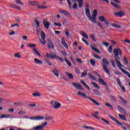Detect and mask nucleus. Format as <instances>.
Wrapping results in <instances>:
<instances>
[{
	"label": "nucleus",
	"mask_w": 130,
	"mask_h": 130,
	"mask_svg": "<svg viewBox=\"0 0 130 130\" xmlns=\"http://www.w3.org/2000/svg\"><path fill=\"white\" fill-rule=\"evenodd\" d=\"M113 53H114V57H115V60L116 62L117 66L121 71L125 74V75H127V77L128 78H130V74L129 72L125 71L124 69L121 68V67H122V64H121V63L120 62V58L118 56V54H120V55H122V51H121V50L119 48L117 49H114L113 50Z\"/></svg>",
	"instance_id": "1"
},
{
	"label": "nucleus",
	"mask_w": 130,
	"mask_h": 130,
	"mask_svg": "<svg viewBox=\"0 0 130 130\" xmlns=\"http://www.w3.org/2000/svg\"><path fill=\"white\" fill-rule=\"evenodd\" d=\"M77 95L78 96H81V97H83V98H86L87 99H89V100H90V101H91V102H93L94 104L97 105L98 106H99L100 105V104L96 101V100L92 99L91 97L87 96L86 94L83 92L78 91Z\"/></svg>",
	"instance_id": "2"
},
{
	"label": "nucleus",
	"mask_w": 130,
	"mask_h": 130,
	"mask_svg": "<svg viewBox=\"0 0 130 130\" xmlns=\"http://www.w3.org/2000/svg\"><path fill=\"white\" fill-rule=\"evenodd\" d=\"M102 61L103 63V69L104 70L105 73H106V74H108V75H109H109H110V71H109L108 70V69H107V67L109 66V62H108V60H107V59H106V58H103L102 59Z\"/></svg>",
	"instance_id": "3"
},
{
	"label": "nucleus",
	"mask_w": 130,
	"mask_h": 130,
	"mask_svg": "<svg viewBox=\"0 0 130 130\" xmlns=\"http://www.w3.org/2000/svg\"><path fill=\"white\" fill-rule=\"evenodd\" d=\"M50 104L54 109H58L61 106V104L58 103V101L55 100L52 101L50 102Z\"/></svg>",
	"instance_id": "4"
},
{
	"label": "nucleus",
	"mask_w": 130,
	"mask_h": 130,
	"mask_svg": "<svg viewBox=\"0 0 130 130\" xmlns=\"http://www.w3.org/2000/svg\"><path fill=\"white\" fill-rule=\"evenodd\" d=\"M48 122L47 121H45L43 122L41 125H39L33 127V130H44V127H46L47 126Z\"/></svg>",
	"instance_id": "5"
},
{
	"label": "nucleus",
	"mask_w": 130,
	"mask_h": 130,
	"mask_svg": "<svg viewBox=\"0 0 130 130\" xmlns=\"http://www.w3.org/2000/svg\"><path fill=\"white\" fill-rule=\"evenodd\" d=\"M99 20L101 21V22H104L105 24H106L107 27H109L110 26V24H111V22H110V20L109 19H106L105 17L103 16H101L99 17Z\"/></svg>",
	"instance_id": "6"
},
{
	"label": "nucleus",
	"mask_w": 130,
	"mask_h": 130,
	"mask_svg": "<svg viewBox=\"0 0 130 130\" xmlns=\"http://www.w3.org/2000/svg\"><path fill=\"white\" fill-rule=\"evenodd\" d=\"M109 117L110 118H111V119H112V120H114V121L116 122L118 125L121 126V128H123V129H124V130H126L127 129L126 127H125L124 126H122V123H121L120 122H119V121L117 120V119H116L115 118L112 117V116H111V115H110L109 116Z\"/></svg>",
	"instance_id": "7"
},
{
	"label": "nucleus",
	"mask_w": 130,
	"mask_h": 130,
	"mask_svg": "<svg viewBox=\"0 0 130 130\" xmlns=\"http://www.w3.org/2000/svg\"><path fill=\"white\" fill-rule=\"evenodd\" d=\"M73 86L75 88V89H78V90H84L83 88H82V85L80 83H73L72 84Z\"/></svg>",
	"instance_id": "8"
},
{
	"label": "nucleus",
	"mask_w": 130,
	"mask_h": 130,
	"mask_svg": "<svg viewBox=\"0 0 130 130\" xmlns=\"http://www.w3.org/2000/svg\"><path fill=\"white\" fill-rule=\"evenodd\" d=\"M86 15L87 17L89 18L91 22H92L93 23H96V16H93V15H92V17H91V13H89L88 14Z\"/></svg>",
	"instance_id": "9"
},
{
	"label": "nucleus",
	"mask_w": 130,
	"mask_h": 130,
	"mask_svg": "<svg viewBox=\"0 0 130 130\" xmlns=\"http://www.w3.org/2000/svg\"><path fill=\"white\" fill-rule=\"evenodd\" d=\"M43 24L44 25V27H45L46 29H49V26H50V22H48V21H47V20H46V19H44L43 20Z\"/></svg>",
	"instance_id": "10"
},
{
	"label": "nucleus",
	"mask_w": 130,
	"mask_h": 130,
	"mask_svg": "<svg viewBox=\"0 0 130 130\" xmlns=\"http://www.w3.org/2000/svg\"><path fill=\"white\" fill-rule=\"evenodd\" d=\"M51 54L54 55H52ZM51 54L47 53L46 54V57H48L49 58H56V57H57L56 52L51 53Z\"/></svg>",
	"instance_id": "11"
},
{
	"label": "nucleus",
	"mask_w": 130,
	"mask_h": 130,
	"mask_svg": "<svg viewBox=\"0 0 130 130\" xmlns=\"http://www.w3.org/2000/svg\"><path fill=\"white\" fill-rule=\"evenodd\" d=\"M48 47L49 49H54V44L50 40H48Z\"/></svg>",
	"instance_id": "12"
},
{
	"label": "nucleus",
	"mask_w": 130,
	"mask_h": 130,
	"mask_svg": "<svg viewBox=\"0 0 130 130\" xmlns=\"http://www.w3.org/2000/svg\"><path fill=\"white\" fill-rule=\"evenodd\" d=\"M115 16H116V17H122L123 16H124V15H125V12H124V11H120L118 13L115 12L114 13Z\"/></svg>",
	"instance_id": "13"
},
{
	"label": "nucleus",
	"mask_w": 130,
	"mask_h": 130,
	"mask_svg": "<svg viewBox=\"0 0 130 130\" xmlns=\"http://www.w3.org/2000/svg\"><path fill=\"white\" fill-rule=\"evenodd\" d=\"M9 7H10V8H12V9H16V10H19V11L21 10V8L15 4H10L9 5Z\"/></svg>",
	"instance_id": "14"
},
{
	"label": "nucleus",
	"mask_w": 130,
	"mask_h": 130,
	"mask_svg": "<svg viewBox=\"0 0 130 130\" xmlns=\"http://www.w3.org/2000/svg\"><path fill=\"white\" fill-rule=\"evenodd\" d=\"M80 83L82 84V85H83V86H84V87H85V88H86L87 90H91V88H90V87H89L87 85V83H86V82H85L84 81L81 80Z\"/></svg>",
	"instance_id": "15"
},
{
	"label": "nucleus",
	"mask_w": 130,
	"mask_h": 130,
	"mask_svg": "<svg viewBox=\"0 0 130 130\" xmlns=\"http://www.w3.org/2000/svg\"><path fill=\"white\" fill-rule=\"evenodd\" d=\"M52 72L53 74L55 75V76L57 77V78H58L59 77V74H58V70L57 68H54L52 70Z\"/></svg>",
	"instance_id": "16"
},
{
	"label": "nucleus",
	"mask_w": 130,
	"mask_h": 130,
	"mask_svg": "<svg viewBox=\"0 0 130 130\" xmlns=\"http://www.w3.org/2000/svg\"><path fill=\"white\" fill-rule=\"evenodd\" d=\"M64 39H65L64 38H62L61 42V44H62V45L63 46H64V47H66V48H67L68 49V48H69V45H67Z\"/></svg>",
	"instance_id": "17"
},
{
	"label": "nucleus",
	"mask_w": 130,
	"mask_h": 130,
	"mask_svg": "<svg viewBox=\"0 0 130 130\" xmlns=\"http://www.w3.org/2000/svg\"><path fill=\"white\" fill-rule=\"evenodd\" d=\"M34 61L36 64H43L42 60L38 59L37 58L34 59Z\"/></svg>",
	"instance_id": "18"
},
{
	"label": "nucleus",
	"mask_w": 130,
	"mask_h": 130,
	"mask_svg": "<svg viewBox=\"0 0 130 130\" xmlns=\"http://www.w3.org/2000/svg\"><path fill=\"white\" fill-rule=\"evenodd\" d=\"M99 83H100L102 85H103V86H106V87H107V84L106 83V82L105 81H104V80H103V79L99 78Z\"/></svg>",
	"instance_id": "19"
},
{
	"label": "nucleus",
	"mask_w": 130,
	"mask_h": 130,
	"mask_svg": "<svg viewBox=\"0 0 130 130\" xmlns=\"http://www.w3.org/2000/svg\"><path fill=\"white\" fill-rule=\"evenodd\" d=\"M76 2L78 3V7L79 8H82L83 5H84V1L83 0H75Z\"/></svg>",
	"instance_id": "20"
},
{
	"label": "nucleus",
	"mask_w": 130,
	"mask_h": 130,
	"mask_svg": "<svg viewBox=\"0 0 130 130\" xmlns=\"http://www.w3.org/2000/svg\"><path fill=\"white\" fill-rule=\"evenodd\" d=\"M44 119L45 120H47V121H49V120H52V119H53V117L50 115H46Z\"/></svg>",
	"instance_id": "21"
},
{
	"label": "nucleus",
	"mask_w": 130,
	"mask_h": 130,
	"mask_svg": "<svg viewBox=\"0 0 130 130\" xmlns=\"http://www.w3.org/2000/svg\"><path fill=\"white\" fill-rule=\"evenodd\" d=\"M90 9H89V4H86L85 6V14L86 15L89 14Z\"/></svg>",
	"instance_id": "22"
},
{
	"label": "nucleus",
	"mask_w": 130,
	"mask_h": 130,
	"mask_svg": "<svg viewBox=\"0 0 130 130\" xmlns=\"http://www.w3.org/2000/svg\"><path fill=\"white\" fill-rule=\"evenodd\" d=\"M110 25L112 26L113 27H115V28H117V29H119L121 28V26L114 23H111V24H110Z\"/></svg>",
	"instance_id": "23"
},
{
	"label": "nucleus",
	"mask_w": 130,
	"mask_h": 130,
	"mask_svg": "<svg viewBox=\"0 0 130 130\" xmlns=\"http://www.w3.org/2000/svg\"><path fill=\"white\" fill-rule=\"evenodd\" d=\"M32 96L34 97H41V93L38 91H36L32 93Z\"/></svg>",
	"instance_id": "24"
},
{
	"label": "nucleus",
	"mask_w": 130,
	"mask_h": 130,
	"mask_svg": "<svg viewBox=\"0 0 130 130\" xmlns=\"http://www.w3.org/2000/svg\"><path fill=\"white\" fill-rule=\"evenodd\" d=\"M33 51H34V52L35 53V54L37 55H38V56H39V57L41 56V54H40V53L39 52V51H38V50H37V49H36L35 48H34L33 49Z\"/></svg>",
	"instance_id": "25"
},
{
	"label": "nucleus",
	"mask_w": 130,
	"mask_h": 130,
	"mask_svg": "<svg viewBox=\"0 0 130 130\" xmlns=\"http://www.w3.org/2000/svg\"><path fill=\"white\" fill-rule=\"evenodd\" d=\"M29 6H36L38 5V3L36 1H30L28 3Z\"/></svg>",
	"instance_id": "26"
},
{
	"label": "nucleus",
	"mask_w": 130,
	"mask_h": 130,
	"mask_svg": "<svg viewBox=\"0 0 130 130\" xmlns=\"http://www.w3.org/2000/svg\"><path fill=\"white\" fill-rule=\"evenodd\" d=\"M66 74L69 79H71L72 80L74 79V75H73L71 73L66 72Z\"/></svg>",
	"instance_id": "27"
},
{
	"label": "nucleus",
	"mask_w": 130,
	"mask_h": 130,
	"mask_svg": "<svg viewBox=\"0 0 130 130\" xmlns=\"http://www.w3.org/2000/svg\"><path fill=\"white\" fill-rule=\"evenodd\" d=\"M35 21L38 28H40V22L39 21V20H38L37 18H35Z\"/></svg>",
	"instance_id": "28"
},
{
	"label": "nucleus",
	"mask_w": 130,
	"mask_h": 130,
	"mask_svg": "<svg viewBox=\"0 0 130 130\" xmlns=\"http://www.w3.org/2000/svg\"><path fill=\"white\" fill-rule=\"evenodd\" d=\"M118 116L120 119H122V120H126V118L125 117V116L123 115H121L120 114H118Z\"/></svg>",
	"instance_id": "29"
},
{
	"label": "nucleus",
	"mask_w": 130,
	"mask_h": 130,
	"mask_svg": "<svg viewBox=\"0 0 130 130\" xmlns=\"http://www.w3.org/2000/svg\"><path fill=\"white\" fill-rule=\"evenodd\" d=\"M111 5L113 6V7H114V8H116V9H120V7L119 6L115 3L114 2H111Z\"/></svg>",
	"instance_id": "30"
},
{
	"label": "nucleus",
	"mask_w": 130,
	"mask_h": 130,
	"mask_svg": "<svg viewBox=\"0 0 130 130\" xmlns=\"http://www.w3.org/2000/svg\"><path fill=\"white\" fill-rule=\"evenodd\" d=\"M45 61H46V62H47V63H48V64H49V66H52V62H51L50 60L48 59V58H45Z\"/></svg>",
	"instance_id": "31"
},
{
	"label": "nucleus",
	"mask_w": 130,
	"mask_h": 130,
	"mask_svg": "<svg viewBox=\"0 0 130 130\" xmlns=\"http://www.w3.org/2000/svg\"><path fill=\"white\" fill-rule=\"evenodd\" d=\"M92 91L95 95H97V96H101V92L98 90H93Z\"/></svg>",
	"instance_id": "32"
},
{
	"label": "nucleus",
	"mask_w": 130,
	"mask_h": 130,
	"mask_svg": "<svg viewBox=\"0 0 130 130\" xmlns=\"http://www.w3.org/2000/svg\"><path fill=\"white\" fill-rule=\"evenodd\" d=\"M91 85H93V87H94V88H96V89H100V87H99L98 84H97V83H96L95 82H91Z\"/></svg>",
	"instance_id": "33"
},
{
	"label": "nucleus",
	"mask_w": 130,
	"mask_h": 130,
	"mask_svg": "<svg viewBox=\"0 0 130 130\" xmlns=\"http://www.w3.org/2000/svg\"><path fill=\"white\" fill-rule=\"evenodd\" d=\"M82 35L84 38H85L86 39H89V37H88V35H87V34L84 31H81Z\"/></svg>",
	"instance_id": "34"
},
{
	"label": "nucleus",
	"mask_w": 130,
	"mask_h": 130,
	"mask_svg": "<svg viewBox=\"0 0 130 130\" xmlns=\"http://www.w3.org/2000/svg\"><path fill=\"white\" fill-rule=\"evenodd\" d=\"M87 72H88L87 70H84V72L82 73L81 78H84L85 76H87V75L88 74Z\"/></svg>",
	"instance_id": "35"
},
{
	"label": "nucleus",
	"mask_w": 130,
	"mask_h": 130,
	"mask_svg": "<svg viewBox=\"0 0 130 130\" xmlns=\"http://www.w3.org/2000/svg\"><path fill=\"white\" fill-rule=\"evenodd\" d=\"M90 62L91 66H92L93 67H95V66H96V61H95L94 60L92 59H90Z\"/></svg>",
	"instance_id": "36"
},
{
	"label": "nucleus",
	"mask_w": 130,
	"mask_h": 130,
	"mask_svg": "<svg viewBox=\"0 0 130 130\" xmlns=\"http://www.w3.org/2000/svg\"><path fill=\"white\" fill-rule=\"evenodd\" d=\"M64 60L67 63L68 66H69V67H72V63L71 62V61H70V60L67 59V58H64Z\"/></svg>",
	"instance_id": "37"
},
{
	"label": "nucleus",
	"mask_w": 130,
	"mask_h": 130,
	"mask_svg": "<svg viewBox=\"0 0 130 130\" xmlns=\"http://www.w3.org/2000/svg\"><path fill=\"white\" fill-rule=\"evenodd\" d=\"M116 81L119 87H121L122 86V83H121V81H120V79H119V78H117Z\"/></svg>",
	"instance_id": "38"
},
{
	"label": "nucleus",
	"mask_w": 130,
	"mask_h": 130,
	"mask_svg": "<svg viewBox=\"0 0 130 130\" xmlns=\"http://www.w3.org/2000/svg\"><path fill=\"white\" fill-rule=\"evenodd\" d=\"M118 109H119L120 110H122V111H123V113L124 114H126V111L124 110V108H122L120 106H118Z\"/></svg>",
	"instance_id": "39"
},
{
	"label": "nucleus",
	"mask_w": 130,
	"mask_h": 130,
	"mask_svg": "<svg viewBox=\"0 0 130 130\" xmlns=\"http://www.w3.org/2000/svg\"><path fill=\"white\" fill-rule=\"evenodd\" d=\"M40 41L44 45H45L46 44V41L45 40V38H42V39L40 40Z\"/></svg>",
	"instance_id": "40"
},
{
	"label": "nucleus",
	"mask_w": 130,
	"mask_h": 130,
	"mask_svg": "<svg viewBox=\"0 0 130 130\" xmlns=\"http://www.w3.org/2000/svg\"><path fill=\"white\" fill-rule=\"evenodd\" d=\"M15 2L18 5L24 6V4L22 2L21 0H16Z\"/></svg>",
	"instance_id": "41"
},
{
	"label": "nucleus",
	"mask_w": 130,
	"mask_h": 130,
	"mask_svg": "<svg viewBox=\"0 0 130 130\" xmlns=\"http://www.w3.org/2000/svg\"><path fill=\"white\" fill-rule=\"evenodd\" d=\"M91 49H92V50H94V51H95L97 53H101L100 51L99 50H98V49H97L94 47H91Z\"/></svg>",
	"instance_id": "42"
},
{
	"label": "nucleus",
	"mask_w": 130,
	"mask_h": 130,
	"mask_svg": "<svg viewBox=\"0 0 130 130\" xmlns=\"http://www.w3.org/2000/svg\"><path fill=\"white\" fill-rule=\"evenodd\" d=\"M14 57H15L17 58H21V57H22V56L20 55L19 52H18L14 54Z\"/></svg>",
	"instance_id": "43"
},
{
	"label": "nucleus",
	"mask_w": 130,
	"mask_h": 130,
	"mask_svg": "<svg viewBox=\"0 0 130 130\" xmlns=\"http://www.w3.org/2000/svg\"><path fill=\"white\" fill-rule=\"evenodd\" d=\"M82 127L83 128H86V129H92V130H94V129H95L93 127H89V126H86V125H84V126H82Z\"/></svg>",
	"instance_id": "44"
},
{
	"label": "nucleus",
	"mask_w": 130,
	"mask_h": 130,
	"mask_svg": "<svg viewBox=\"0 0 130 130\" xmlns=\"http://www.w3.org/2000/svg\"><path fill=\"white\" fill-rule=\"evenodd\" d=\"M44 119V117L43 116H37L36 120H43Z\"/></svg>",
	"instance_id": "45"
},
{
	"label": "nucleus",
	"mask_w": 130,
	"mask_h": 130,
	"mask_svg": "<svg viewBox=\"0 0 130 130\" xmlns=\"http://www.w3.org/2000/svg\"><path fill=\"white\" fill-rule=\"evenodd\" d=\"M41 37L42 38H46V35L45 34V32L44 31H42L41 33Z\"/></svg>",
	"instance_id": "46"
},
{
	"label": "nucleus",
	"mask_w": 130,
	"mask_h": 130,
	"mask_svg": "<svg viewBox=\"0 0 130 130\" xmlns=\"http://www.w3.org/2000/svg\"><path fill=\"white\" fill-rule=\"evenodd\" d=\"M98 14V11H97V10H94L93 11L92 16H93L94 17H97V15Z\"/></svg>",
	"instance_id": "47"
},
{
	"label": "nucleus",
	"mask_w": 130,
	"mask_h": 130,
	"mask_svg": "<svg viewBox=\"0 0 130 130\" xmlns=\"http://www.w3.org/2000/svg\"><path fill=\"white\" fill-rule=\"evenodd\" d=\"M60 12L62 14H64L65 16H68V15H69V12L66 10H61Z\"/></svg>",
	"instance_id": "48"
},
{
	"label": "nucleus",
	"mask_w": 130,
	"mask_h": 130,
	"mask_svg": "<svg viewBox=\"0 0 130 130\" xmlns=\"http://www.w3.org/2000/svg\"><path fill=\"white\" fill-rule=\"evenodd\" d=\"M9 117H10V115H2L0 118H8Z\"/></svg>",
	"instance_id": "49"
},
{
	"label": "nucleus",
	"mask_w": 130,
	"mask_h": 130,
	"mask_svg": "<svg viewBox=\"0 0 130 130\" xmlns=\"http://www.w3.org/2000/svg\"><path fill=\"white\" fill-rule=\"evenodd\" d=\"M54 26H57L58 27H61V23L59 22H54Z\"/></svg>",
	"instance_id": "50"
},
{
	"label": "nucleus",
	"mask_w": 130,
	"mask_h": 130,
	"mask_svg": "<svg viewBox=\"0 0 130 130\" xmlns=\"http://www.w3.org/2000/svg\"><path fill=\"white\" fill-rule=\"evenodd\" d=\"M27 46H28V47H31V48H33V47H36V44H28L27 45Z\"/></svg>",
	"instance_id": "51"
},
{
	"label": "nucleus",
	"mask_w": 130,
	"mask_h": 130,
	"mask_svg": "<svg viewBox=\"0 0 130 130\" xmlns=\"http://www.w3.org/2000/svg\"><path fill=\"white\" fill-rule=\"evenodd\" d=\"M119 98H120V100H121L122 103H124V104H126V103H127V102H126V101H125L124 99H123V98H122V97L119 96Z\"/></svg>",
	"instance_id": "52"
},
{
	"label": "nucleus",
	"mask_w": 130,
	"mask_h": 130,
	"mask_svg": "<svg viewBox=\"0 0 130 130\" xmlns=\"http://www.w3.org/2000/svg\"><path fill=\"white\" fill-rule=\"evenodd\" d=\"M119 98H120V100H121L122 103H124V104H126V103H127V102H126V101H125L124 99H123V98H122V97L119 96Z\"/></svg>",
	"instance_id": "53"
},
{
	"label": "nucleus",
	"mask_w": 130,
	"mask_h": 130,
	"mask_svg": "<svg viewBox=\"0 0 130 130\" xmlns=\"http://www.w3.org/2000/svg\"><path fill=\"white\" fill-rule=\"evenodd\" d=\"M106 106H107V107H109V108L111 109H113V107L109 103H106L105 104Z\"/></svg>",
	"instance_id": "54"
},
{
	"label": "nucleus",
	"mask_w": 130,
	"mask_h": 130,
	"mask_svg": "<svg viewBox=\"0 0 130 130\" xmlns=\"http://www.w3.org/2000/svg\"><path fill=\"white\" fill-rule=\"evenodd\" d=\"M41 32H43V31L42 30V29L41 28H38L37 30V33L38 36L40 35V33H41Z\"/></svg>",
	"instance_id": "55"
},
{
	"label": "nucleus",
	"mask_w": 130,
	"mask_h": 130,
	"mask_svg": "<svg viewBox=\"0 0 130 130\" xmlns=\"http://www.w3.org/2000/svg\"><path fill=\"white\" fill-rule=\"evenodd\" d=\"M56 57L55 58L57 59H59L60 61H61V62H63L64 61V59H63V58H60L59 57V56L56 55Z\"/></svg>",
	"instance_id": "56"
},
{
	"label": "nucleus",
	"mask_w": 130,
	"mask_h": 130,
	"mask_svg": "<svg viewBox=\"0 0 130 130\" xmlns=\"http://www.w3.org/2000/svg\"><path fill=\"white\" fill-rule=\"evenodd\" d=\"M123 61H124V64H128V61H127V59H126V57H124L123 58Z\"/></svg>",
	"instance_id": "57"
},
{
	"label": "nucleus",
	"mask_w": 130,
	"mask_h": 130,
	"mask_svg": "<svg viewBox=\"0 0 130 130\" xmlns=\"http://www.w3.org/2000/svg\"><path fill=\"white\" fill-rule=\"evenodd\" d=\"M89 37H90L92 40H93L94 42L96 41V39H95V37L94 36V35H90Z\"/></svg>",
	"instance_id": "58"
},
{
	"label": "nucleus",
	"mask_w": 130,
	"mask_h": 130,
	"mask_svg": "<svg viewBox=\"0 0 130 130\" xmlns=\"http://www.w3.org/2000/svg\"><path fill=\"white\" fill-rule=\"evenodd\" d=\"M102 120L104 121V122H106V123H107V124H108L109 125V124H110V122H109V121H107L106 119H105L103 118H102Z\"/></svg>",
	"instance_id": "59"
},
{
	"label": "nucleus",
	"mask_w": 130,
	"mask_h": 130,
	"mask_svg": "<svg viewBox=\"0 0 130 130\" xmlns=\"http://www.w3.org/2000/svg\"><path fill=\"white\" fill-rule=\"evenodd\" d=\"M75 72H76L77 75H79L81 73L80 69H78V68L75 69Z\"/></svg>",
	"instance_id": "60"
},
{
	"label": "nucleus",
	"mask_w": 130,
	"mask_h": 130,
	"mask_svg": "<svg viewBox=\"0 0 130 130\" xmlns=\"http://www.w3.org/2000/svg\"><path fill=\"white\" fill-rule=\"evenodd\" d=\"M96 24H97L98 26H100V28H101V29H103L104 27H103V25H102V24H101V23L97 22Z\"/></svg>",
	"instance_id": "61"
},
{
	"label": "nucleus",
	"mask_w": 130,
	"mask_h": 130,
	"mask_svg": "<svg viewBox=\"0 0 130 130\" xmlns=\"http://www.w3.org/2000/svg\"><path fill=\"white\" fill-rule=\"evenodd\" d=\"M47 6L44 7L43 5H40L38 7V9H47Z\"/></svg>",
	"instance_id": "62"
},
{
	"label": "nucleus",
	"mask_w": 130,
	"mask_h": 130,
	"mask_svg": "<svg viewBox=\"0 0 130 130\" xmlns=\"http://www.w3.org/2000/svg\"><path fill=\"white\" fill-rule=\"evenodd\" d=\"M113 49V48L112 47V46H110L109 47V50H108L109 52H110V53H111V52H112Z\"/></svg>",
	"instance_id": "63"
},
{
	"label": "nucleus",
	"mask_w": 130,
	"mask_h": 130,
	"mask_svg": "<svg viewBox=\"0 0 130 130\" xmlns=\"http://www.w3.org/2000/svg\"><path fill=\"white\" fill-rule=\"evenodd\" d=\"M29 107H36V104H29L28 105Z\"/></svg>",
	"instance_id": "64"
}]
</instances>
